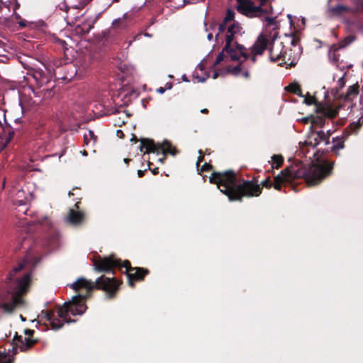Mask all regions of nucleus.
<instances>
[{
    "label": "nucleus",
    "instance_id": "52",
    "mask_svg": "<svg viewBox=\"0 0 363 363\" xmlns=\"http://www.w3.org/2000/svg\"><path fill=\"white\" fill-rule=\"evenodd\" d=\"M128 160H129L128 159H124V162L126 163L128 162Z\"/></svg>",
    "mask_w": 363,
    "mask_h": 363
},
{
    "label": "nucleus",
    "instance_id": "50",
    "mask_svg": "<svg viewBox=\"0 0 363 363\" xmlns=\"http://www.w3.org/2000/svg\"><path fill=\"white\" fill-rule=\"evenodd\" d=\"M82 154H83V155H85V156H86V155H87V152H86V150H84V151L82 152Z\"/></svg>",
    "mask_w": 363,
    "mask_h": 363
},
{
    "label": "nucleus",
    "instance_id": "19",
    "mask_svg": "<svg viewBox=\"0 0 363 363\" xmlns=\"http://www.w3.org/2000/svg\"><path fill=\"white\" fill-rule=\"evenodd\" d=\"M276 0H259L257 17H264L265 15L274 13L273 4Z\"/></svg>",
    "mask_w": 363,
    "mask_h": 363
},
{
    "label": "nucleus",
    "instance_id": "45",
    "mask_svg": "<svg viewBox=\"0 0 363 363\" xmlns=\"http://www.w3.org/2000/svg\"><path fill=\"white\" fill-rule=\"evenodd\" d=\"M138 174L139 177H142L144 175V172L142 171V170H138Z\"/></svg>",
    "mask_w": 363,
    "mask_h": 363
},
{
    "label": "nucleus",
    "instance_id": "28",
    "mask_svg": "<svg viewBox=\"0 0 363 363\" xmlns=\"http://www.w3.org/2000/svg\"><path fill=\"white\" fill-rule=\"evenodd\" d=\"M359 94V85L357 84L350 86L346 94L344 95V99L348 101H352Z\"/></svg>",
    "mask_w": 363,
    "mask_h": 363
},
{
    "label": "nucleus",
    "instance_id": "46",
    "mask_svg": "<svg viewBox=\"0 0 363 363\" xmlns=\"http://www.w3.org/2000/svg\"><path fill=\"white\" fill-rule=\"evenodd\" d=\"M165 89H172V84L171 83H167Z\"/></svg>",
    "mask_w": 363,
    "mask_h": 363
},
{
    "label": "nucleus",
    "instance_id": "51",
    "mask_svg": "<svg viewBox=\"0 0 363 363\" xmlns=\"http://www.w3.org/2000/svg\"><path fill=\"white\" fill-rule=\"evenodd\" d=\"M217 75H218V74H217V73L216 72V73L214 74V75H213V78H214V79H216V78L217 77Z\"/></svg>",
    "mask_w": 363,
    "mask_h": 363
},
{
    "label": "nucleus",
    "instance_id": "20",
    "mask_svg": "<svg viewBox=\"0 0 363 363\" xmlns=\"http://www.w3.org/2000/svg\"><path fill=\"white\" fill-rule=\"evenodd\" d=\"M354 40V38L352 37H349L345 38V41L342 43L340 47H337L336 45H333L330 50H329V59L330 61L335 65L339 66L340 63V55L337 53V51L340 48H344L345 46L347 45L350 43H352Z\"/></svg>",
    "mask_w": 363,
    "mask_h": 363
},
{
    "label": "nucleus",
    "instance_id": "26",
    "mask_svg": "<svg viewBox=\"0 0 363 363\" xmlns=\"http://www.w3.org/2000/svg\"><path fill=\"white\" fill-rule=\"evenodd\" d=\"M84 145L86 147H94L97 142V136L91 130H89L84 134Z\"/></svg>",
    "mask_w": 363,
    "mask_h": 363
},
{
    "label": "nucleus",
    "instance_id": "13",
    "mask_svg": "<svg viewBox=\"0 0 363 363\" xmlns=\"http://www.w3.org/2000/svg\"><path fill=\"white\" fill-rule=\"evenodd\" d=\"M237 10L241 13L250 17H257V8L254 2L251 0H236Z\"/></svg>",
    "mask_w": 363,
    "mask_h": 363
},
{
    "label": "nucleus",
    "instance_id": "49",
    "mask_svg": "<svg viewBox=\"0 0 363 363\" xmlns=\"http://www.w3.org/2000/svg\"><path fill=\"white\" fill-rule=\"evenodd\" d=\"M131 141H134V143H137L138 139L136 138V137L135 135H133V138H131Z\"/></svg>",
    "mask_w": 363,
    "mask_h": 363
},
{
    "label": "nucleus",
    "instance_id": "39",
    "mask_svg": "<svg viewBox=\"0 0 363 363\" xmlns=\"http://www.w3.org/2000/svg\"><path fill=\"white\" fill-rule=\"evenodd\" d=\"M337 84H338V86H339V87L340 89L345 86V80L344 76H342V77H340L338 79Z\"/></svg>",
    "mask_w": 363,
    "mask_h": 363
},
{
    "label": "nucleus",
    "instance_id": "21",
    "mask_svg": "<svg viewBox=\"0 0 363 363\" xmlns=\"http://www.w3.org/2000/svg\"><path fill=\"white\" fill-rule=\"evenodd\" d=\"M350 11L348 6L337 4L334 6L329 7L327 10V15L329 18H340L344 16L345 13Z\"/></svg>",
    "mask_w": 363,
    "mask_h": 363
},
{
    "label": "nucleus",
    "instance_id": "6",
    "mask_svg": "<svg viewBox=\"0 0 363 363\" xmlns=\"http://www.w3.org/2000/svg\"><path fill=\"white\" fill-rule=\"evenodd\" d=\"M69 314L72 315H79L73 313L71 310V306L66 302L57 309L56 313L52 311H46L43 318L46 324H49L52 329L56 330L62 327L65 323L70 322Z\"/></svg>",
    "mask_w": 363,
    "mask_h": 363
},
{
    "label": "nucleus",
    "instance_id": "11",
    "mask_svg": "<svg viewBox=\"0 0 363 363\" xmlns=\"http://www.w3.org/2000/svg\"><path fill=\"white\" fill-rule=\"evenodd\" d=\"M123 267L125 268L127 277L130 285H134V281L143 280L144 277L149 273L148 269L140 267H131L128 261L123 262Z\"/></svg>",
    "mask_w": 363,
    "mask_h": 363
},
{
    "label": "nucleus",
    "instance_id": "40",
    "mask_svg": "<svg viewBox=\"0 0 363 363\" xmlns=\"http://www.w3.org/2000/svg\"><path fill=\"white\" fill-rule=\"evenodd\" d=\"M302 121H303L305 123H310L311 125H312V122H315V121H314V117H313V116L303 118L302 119Z\"/></svg>",
    "mask_w": 363,
    "mask_h": 363
},
{
    "label": "nucleus",
    "instance_id": "10",
    "mask_svg": "<svg viewBox=\"0 0 363 363\" xmlns=\"http://www.w3.org/2000/svg\"><path fill=\"white\" fill-rule=\"evenodd\" d=\"M120 284L121 281L103 275L96 280V289L101 290L108 298H113L118 291Z\"/></svg>",
    "mask_w": 363,
    "mask_h": 363
},
{
    "label": "nucleus",
    "instance_id": "12",
    "mask_svg": "<svg viewBox=\"0 0 363 363\" xmlns=\"http://www.w3.org/2000/svg\"><path fill=\"white\" fill-rule=\"evenodd\" d=\"M291 44L292 48H286L284 50L282 62L286 65L292 66L296 65L300 56V52L294 40H291Z\"/></svg>",
    "mask_w": 363,
    "mask_h": 363
},
{
    "label": "nucleus",
    "instance_id": "7",
    "mask_svg": "<svg viewBox=\"0 0 363 363\" xmlns=\"http://www.w3.org/2000/svg\"><path fill=\"white\" fill-rule=\"evenodd\" d=\"M332 168V166L326 162L312 164L305 171L303 176L308 185H316L330 174Z\"/></svg>",
    "mask_w": 363,
    "mask_h": 363
},
{
    "label": "nucleus",
    "instance_id": "43",
    "mask_svg": "<svg viewBox=\"0 0 363 363\" xmlns=\"http://www.w3.org/2000/svg\"><path fill=\"white\" fill-rule=\"evenodd\" d=\"M166 89L165 88H163V87H160L157 89V91L160 94H164V91H165Z\"/></svg>",
    "mask_w": 363,
    "mask_h": 363
},
{
    "label": "nucleus",
    "instance_id": "31",
    "mask_svg": "<svg viewBox=\"0 0 363 363\" xmlns=\"http://www.w3.org/2000/svg\"><path fill=\"white\" fill-rule=\"evenodd\" d=\"M284 162V158L281 155H274L272 157V167L273 169L279 168Z\"/></svg>",
    "mask_w": 363,
    "mask_h": 363
},
{
    "label": "nucleus",
    "instance_id": "24",
    "mask_svg": "<svg viewBox=\"0 0 363 363\" xmlns=\"http://www.w3.org/2000/svg\"><path fill=\"white\" fill-rule=\"evenodd\" d=\"M67 220L71 224L79 225L84 221L85 214L82 211L70 209Z\"/></svg>",
    "mask_w": 363,
    "mask_h": 363
},
{
    "label": "nucleus",
    "instance_id": "54",
    "mask_svg": "<svg viewBox=\"0 0 363 363\" xmlns=\"http://www.w3.org/2000/svg\"><path fill=\"white\" fill-rule=\"evenodd\" d=\"M330 1H331V0H328V3H329V4L330 3Z\"/></svg>",
    "mask_w": 363,
    "mask_h": 363
},
{
    "label": "nucleus",
    "instance_id": "44",
    "mask_svg": "<svg viewBox=\"0 0 363 363\" xmlns=\"http://www.w3.org/2000/svg\"><path fill=\"white\" fill-rule=\"evenodd\" d=\"M117 135H118L119 138H122V137H123V131H122V130H118L117 131Z\"/></svg>",
    "mask_w": 363,
    "mask_h": 363
},
{
    "label": "nucleus",
    "instance_id": "4",
    "mask_svg": "<svg viewBox=\"0 0 363 363\" xmlns=\"http://www.w3.org/2000/svg\"><path fill=\"white\" fill-rule=\"evenodd\" d=\"M70 288L79 294L73 296L67 303L71 306L73 313L82 315L87 308L85 301L91 296L92 291L96 289V281H92L84 277H79L70 285Z\"/></svg>",
    "mask_w": 363,
    "mask_h": 363
},
{
    "label": "nucleus",
    "instance_id": "35",
    "mask_svg": "<svg viewBox=\"0 0 363 363\" xmlns=\"http://www.w3.org/2000/svg\"><path fill=\"white\" fill-rule=\"evenodd\" d=\"M112 26L115 28H121L125 27L124 18L115 19L112 23Z\"/></svg>",
    "mask_w": 363,
    "mask_h": 363
},
{
    "label": "nucleus",
    "instance_id": "29",
    "mask_svg": "<svg viewBox=\"0 0 363 363\" xmlns=\"http://www.w3.org/2000/svg\"><path fill=\"white\" fill-rule=\"evenodd\" d=\"M345 147V140L343 137H336L333 139L332 151L338 154V152Z\"/></svg>",
    "mask_w": 363,
    "mask_h": 363
},
{
    "label": "nucleus",
    "instance_id": "41",
    "mask_svg": "<svg viewBox=\"0 0 363 363\" xmlns=\"http://www.w3.org/2000/svg\"><path fill=\"white\" fill-rule=\"evenodd\" d=\"M200 154L201 155L198 158V161H197V165H199L200 164V162H201L203 160V157H204V155L201 153V152L200 151Z\"/></svg>",
    "mask_w": 363,
    "mask_h": 363
},
{
    "label": "nucleus",
    "instance_id": "42",
    "mask_svg": "<svg viewBox=\"0 0 363 363\" xmlns=\"http://www.w3.org/2000/svg\"><path fill=\"white\" fill-rule=\"evenodd\" d=\"M359 125H360L359 123H352L350 124V126L352 128H358Z\"/></svg>",
    "mask_w": 363,
    "mask_h": 363
},
{
    "label": "nucleus",
    "instance_id": "18",
    "mask_svg": "<svg viewBox=\"0 0 363 363\" xmlns=\"http://www.w3.org/2000/svg\"><path fill=\"white\" fill-rule=\"evenodd\" d=\"M33 330H25L26 337L22 339L21 337L16 340V344L21 351H27L31 348L36 342L37 340L33 338Z\"/></svg>",
    "mask_w": 363,
    "mask_h": 363
},
{
    "label": "nucleus",
    "instance_id": "25",
    "mask_svg": "<svg viewBox=\"0 0 363 363\" xmlns=\"http://www.w3.org/2000/svg\"><path fill=\"white\" fill-rule=\"evenodd\" d=\"M139 149L144 153H154L157 151V147L154 143L148 140H141Z\"/></svg>",
    "mask_w": 363,
    "mask_h": 363
},
{
    "label": "nucleus",
    "instance_id": "5",
    "mask_svg": "<svg viewBox=\"0 0 363 363\" xmlns=\"http://www.w3.org/2000/svg\"><path fill=\"white\" fill-rule=\"evenodd\" d=\"M235 12L232 10H228L226 15L221 23L218 26V33L216 38L224 35L226 44V49L230 43L235 42L234 40L235 35L240 33L241 27L238 22H235Z\"/></svg>",
    "mask_w": 363,
    "mask_h": 363
},
{
    "label": "nucleus",
    "instance_id": "36",
    "mask_svg": "<svg viewBox=\"0 0 363 363\" xmlns=\"http://www.w3.org/2000/svg\"><path fill=\"white\" fill-rule=\"evenodd\" d=\"M314 121H315V122H312V125H311V128H313L314 126H319V127H323V125H324V119L322 116H319V117H314Z\"/></svg>",
    "mask_w": 363,
    "mask_h": 363
},
{
    "label": "nucleus",
    "instance_id": "9",
    "mask_svg": "<svg viewBox=\"0 0 363 363\" xmlns=\"http://www.w3.org/2000/svg\"><path fill=\"white\" fill-rule=\"evenodd\" d=\"M93 262L94 269L97 272H108L116 267H123L121 260L114 255L96 257L93 259Z\"/></svg>",
    "mask_w": 363,
    "mask_h": 363
},
{
    "label": "nucleus",
    "instance_id": "23",
    "mask_svg": "<svg viewBox=\"0 0 363 363\" xmlns=\"http://www.w3.org/2000/svg\"><path fill=\"white\" fill-rule=\"evenodd\" d=\"M316 112L330 118H335L337 114V110L327 104H317Z\"/></svg>",
    "mask_w": 363,
    "mask_h": 363
},
{
    "label": "nucleus",
    "instance_id": "16",
    "mask_svg": "<svg viewBox=\"0 0 363 363\" xmlns=\"http://www.w3.org/2000/svg\"><path fill=\"white\" fill-rule=\"evenodd\" d=\"M237 10L241 13L250 17H257V8L254 2L251 0H236Z\"/></svg>",
    "mask_w": 363,
    "mask_h": 363
},
{
    "label": "nucleus",
    "instance_id": "38",
    "mask_svg": "<svg viewBox=\"0 0 363 363\" xmlns=\"http://www.w3.org/2000/svg\"><path fill=\"white\" fill-rule=\"evenodd\" d=\"M212 168V166L208 164V163H205L203 165H202L201 167V171L202 172H208L209 170H211Z\"/></svg>",
    "mask_w": 363,
    "mask_h": 363
},
{
    "label": "nucleus",
    "instance_id": "33",
    "mask_svg": "<svg viewBox=\"0 0 363 363\" xmlns=\"http://www.w3.org/2000/svg\"><path fill=\"white\" fill-rule=\"evenodd\" d=\"M287 89H288V91H289L290 92H291L293 94H298V95L301 94V87L297 84H289L287 87Z\"/></svg>",
    "mask_w": 363,
    "mask_h": 363
},
{
    "label": "nucleus",
    "instance_id": "27",
    "mask_svg": "<svg viewBox=\"0 0 363 363\" xmlns=\"http://www.w3.org/2000/svg\"><path fill=\"white\" fill-rule=\"evenodd\" d=\"M30 198L23 190H19L16 192L13 199V203L17 206L26 205L29 202Z\"/></svg>",
    "mask_w": 363,
    "mask_h": 363
},
{
    "label": "nucleus",
    "instance_id": "55",
    "mask_svg": "<svg viewBox=\"0 0 363 363\" xmlns=\"http://www.w3.org/2000/svg\"><path fill=\"white\" fill-rule=\"evenodd\" d=\"M116 1H118V0H116Z\"/></svg>",
    "mask_w": 363,
    "mask_h": 363
},
{
    "label": "nucleus",
    "instance_id": "22",
    "mask_svg": "<svg viewBox=\"0 0 363 363\" xmlns=\"http://www.w3.org/2000/svg\"><path fill=\"white\" fill-rule=\"evenodd\" d=\"M293 176L291 171L288 168L284 169L280 174L274 177V188L279 190L283 183L290 182Z\"/></svg>",
    "mask_w": 363,
    "mask_h": 363
},
{
    "label": "nucleus",
    "instance_id": "32",
    "mask_svg": "<svg viewBox=\"0 0 363 363\" xmlns=\"http://www.w3.org/2000/svg\"><path fill=\"white\" fill-rule=\"evenodd\" d=\"M14 358L9 353L0 352V363H13Z\"/></svg>",
    "mask_w": 363,
    "mask_h": 363
},
{
    "label": "nucleus",
    "instance_id": "2",
    "mask_svg": "<svg viewBox=\"0 0 363 363\" xmlns=\"http://www.w3.org/2000/svg\"><path fill=\"white\" fill-rule=\"evenodd\" d=\"M265 21L267 23L264 30L250 48L252 62H255V56L262 55L266 49L269 50L272 61H279L283 58L284 46L281 42L276 41L279 35L278 23L275 18L266 17Z\"/></svg>",
    "mask_w": 363,
    "mask_h": 363
},
{
    "label": "nucleus",
    "instance_id": "37",
    "mask_svg": "<svg viewBox=\"0 0 363 363\" xmlns=\"http://www.w3.org/2000/svg\"><path fill=\"white\" fill-rule=\"evenodd\" d=\"M304 102L307 105H312V104H314L315 103V99L313 96H306L305 98Z\"/></svg>",
    "mask_w": 363,
    "mask_h": 363
},
{
    "label": "nucleus",
    "instance_id": "8",
    "mask_svg": "<svg viewBox=\"0 0 363 363\" xmlns=\"http://www.w3.org/2000/svg\"><path fill=\"white\" fill-rule=\"evenodd\" d=\"M30 282L29 274H25L21 279L18 280L17 287L12 294L11 303H5L2 308L7 311H12L18 305L22 303V296L27 292Z\"/></svg>",
    "mask_w": 363,
    "mask_h": 363
},
{
    "label": "nucleus",
    "instance_id": "48",
    "mask_svg": "<svg viewBox=\"0 0 363 363\" xmlns=\"http://www.w3.org/2000/svg\"><path fill=\"white\" fill-rule=\"evenodd\" d=\"M201 112L203 113H208V110L207 108H203V109L201 110Z\"/></svg>",
    "mask_w": 363,
    "mask_h": 363
},
{
    "label": "nucleus",
    "instance_id": "30",
    "mask_svg": "<svg viewBox=\"0 0 363 363\" xmlns=\"http://www.w3.org/2000/svg\"><path fill=\"white\" fill-rule=\"evenodd\" d=\"M204 69H205V67H204L203 64H202V63H200L196 67L194 74V77L198 79V82H203L206 80V79L208 77V75H207L206 74H204L202 76H200L199 72L203 73Z\"/></svg>",
    "mask_w": 363,
    "mask_h": 363
},
{
    "label": "nucleus",
    "instance_id": "3",
    "mask_svg": "<svg viewBox=\"0 0 363 363\" xmlns=\"http://www.w3.org/2000/svg\"><path fill=\"white\" fill-rule=\"evenodd\" d=\"M247 58V57L245 48L238 44L237 42H233V43H230V45H229V47L227 49L226 45H225L223 50L218 55L213 66L215 67L222 62H225L226 64L230 60L238 61L240 63L235 66L226 65V72L235 76L240 75L245 78H248L250 77L249 71L242 64Z\"/></svg>",
    "mask_w": 363,
    "mask_h": 363
},
{
    "label": "nucleus",
    "instance_id": "34",
    "mask_svg": "<svg viewBox=\"0 0 363 363\" xmlns=\"http://www.w3.org/2000/svg\"><path fill=\"white\" fill-rule=\"evenodd\" d=\"M162 151L165 153H170L173 155L177 153L175 148L172 147L169 143H164L163 145Z\"/></svg>",
    "mask_w": 363,
    "mask_h": 363
},
{
    "label": "nucleus",
    "instance_id": "17",
    "mask_svg": "<svg viewBox=\"0 0 363 363\" xmlns=\"http://www.w3.org/2000/svg\"><path fill=\"white\" fill-rule=\"evenodd\" d=\"M329 134L328 133H325L323 130L311 132L308 135L304 143L306 145L311 146L313 147H315L321 142H325V143L328 145L329 143Z\"/></svg>",
    "mask_w": 363,
    "mask_h": 363
},
{
    "label": "nucleus",
    "instance_id": "53",
    "mask_svg": "<svg viewBox=\"0 0 363 363\" xmlns=\"http://www.w3.org/2000/svg\"><path fill=\"white\" fill-rule=\"evenodd\" d=\"M75 206H76L77 208H78V203H77L75 204Z\"/></svg>",
    "mask_w": 363,
    "mask_h": 363
},
{
    "label": "nucleus",
    "instance_id": "15",
    "mask_svg": "<svg viewBox=\"0 0 363 363\" xmlns=\"http://www.w3.org/2000/svg\"><path fill=\"white\" fill-rule=\"evenodd\" d=\"M237 10L241 13L250 17H257V8L254 2L251 0H236Z\"/></svg>",
    "mask_w": 363,
    "mask_h": 363
},
{
    "label": "nucleus",
    "instance_id": "1",
    "mask_svg": "<svg viewBox=\"0 0 363 363\" xmlns=\"http://www.w3.org/2000/svg\"><path fill=\"white\" fill-rule=\"evenodd\" d=\"M210 182L216 184L230 201H241L243 197H257L262 194V186L271 187L269 178L258 184V181L238 179L231 170L224 172H213L209 178Z\"/></svg>",
    "mask_w": 363,
    "mask_h": 363
},
{
    "label": "nucleus",
    "instance_id": "14",
    "mask_svg": "<svg viewBox=\"0 0 363 363\" xmlns=\"http://www.w3.org/2000/svg\"><path fill=\"white\" fill-rule=\"evenodd\" d=\"M237 10L241 13L250 17H257V8L254 2L251 0H236Z\"/></svg>",
    "mask_w": 363,
    "mask_h": 363
},
{
    "label": "nucleus",
    "instance_id": "47",
    "mask_svg": "<svg viewBox=\"0 0 363 363\" xmlns=\"http://www.w3.org/2000/svg\"><path fill=\"white\" fill-rule=\"evenodd\" d=\"M23 267V264H20V265H19V267H18L15 268V269H14V271H16V272L19 271V270H21Z\"/></svg>",
    "mask_w": 363,
    "mask_h": 363
}]
</instances>
